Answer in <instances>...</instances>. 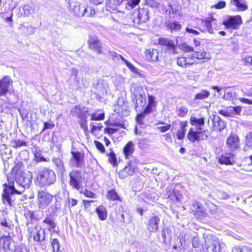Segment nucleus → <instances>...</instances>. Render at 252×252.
Instances as JSON below:
<instances>
[{
    "label": "nucleus",
    "instance_id": "nucleus-1",
    "mask_svg": "<svg viewBox=\"0 0 252 252\" xmlns=\"http://www.w3.org/2000/svg\"><path fill=\"white\" fill-rule=\"evenodd\" d=\"M7 184H5V188L1 194V201L6 206L14 207L16 205V198L15 195L21 194L24 190L17 189L14 185L13 181H10L8 178Z\"/></svg>",
    "mask_w": 252,
    "mask_h": 252
},
{
    "label": "nucleus",
    "instance_id": "nucleus-2",
    "mask_svg": "<svg viewBox=\"0 0 252 252\" xmlns=\"http://www.w3.org/2000/svg\"><path fill=\"white\" fill-rule=\"evenodd\" d=\"M36 179L40 186H49L55 183L56 176L53 170L49 168H43L38 171Z\"/></svg>",
    "mask_w": 252,
    "mask_h": 252
},
{
    "label": "nucleus",
    "instance_id": "nucleus-3",
    "mask_svg": "<svg viewBox=\"0 0 252 252\" xmlns=\"http://www.w3.org/2000/svg\"><path fill=\"white\" fill-rule=\"evenodd\" d=\"M68 3L71 12L75 15L89 17L95 14L94 10L91 6H87L85 4H80L73 0L69 1Z\"/></svg>",
    "mask_w": 252,
    "mask_h": 252
},
{
    "label": "nucleus",
    "instance_id": "nucleus-4",
    "mask_svg": "<svg viewBox=\"0 0 252 252\" xmlns=\"http://www.w3.org/2000/svg\"><path fill=\"white\" fill-rule=\"evenodd\" d=\"M11 174L14 176L16 183L22 187L21 190L29 188L30 186L32 176L31 174H26L16 166L12 169Z\"/></svg>",
    "mask_w": 252,
    "mask_h": 252
},
{
    "label": "nucleus",
    "instance_id": "nucleus-5",
    "mask_svg": "<svg viewBox=\"0 0 252 252\" xmlns=\"http://www.w3.org/2000/svg\"><path fill=\"white\" fill-rule=\"evenodd\" d=\"M53 200V195L46 190H40L38 191L36 203L40 210L46 209Z\"/></svg>",
    "mask_w": 252,
    "mask_h": 252
},
{
    "label": "nucleus",
    "instance_id": "nucleus-6",
    "mask_svg": "<svg viewBox=\"0 0 252 252\" xmlns=\"http://www.w3.org/2000/svg\"><path fill=\"white\" fill-rule=\"evenodd\" d=\"M28 232L31 237L33 238L36 242H41L45 240V233L44 229L40 225H36L28 228Z\"/></svg>",
    "mask_w": 252,
    "mask_h": 252
},
{
    "label": "nucleus",
    "instance_id": "nucleus-7",
    "mask_svg": "<svg viewBox=\"0 0 252 252\" xmlns=\"http://www.w3.org/2000/svg\"><path fill=\"white\" fill-rule=\"evenodd\" d=\"M187 136L188 139L192 143L204 140L208 138V135L205 130H194L192 127L190 128Z\"/></svg>",
    "mask_w": 252,
    "mask_h": 252
},
{
    "label": "nucleus",
    "instance_id": "nucleus-8",
    "mask_svg": "<svg viewBox=\"0 0 252 252\" xmlns=\"http://www.w3.org/2000/svg\"><path fill=\"white\" fill-rule=\"evenodd\" d=\"M133 22L140 24L147 22L149 19V10L147 8H139L133 12Z\"/></svg>",
    "mask_w": 252,
    "mask_h": 252
},
{
    "label": "nucleus",
    "instance_id": "nucleus-9",
    "mask_svg": "<svg viewBox=\"0 0 252 252\" xmlns=\"http://www.w3.org/2000/svg\"><path fill=\"white\" fill-rule=\"evenodd\" d=\"M242 23V18L239 15L228 16L222 23L226 29H232L235 30L238 29Z\"/></svg>",
    "mask_w": 252,
    "mask_h": 252
},
{
    "label": "nucleus",
    "instance_id": "nucleus-10",
    "mask_svg": "<svg viewBox=\"0 0 252 252\" xmlns=\"http://www.w3.org/2000/svg\"><path fill=\"white\" fill-rule=\"evenodd\" d=\"M0 247L4 252H13L15 242L9 236H3L0 239Z\"/></svg>",
    "mask_w": 252,
    "mask_h": 252
},
{
    "label": "nucleus",
    "instance_id": "nucleus-11",
    "mask_svg": "<svg viewBox=\"0 0 252 252\" xmlns=\"http://www.w3.org/2000/svg\"><path fill=\"white\" fill-rule=\"evenodd\" d=\"M190 213L197 218L205 217L206 213L203 206L195 200L189 205Z\"/></svg>",
    "mask_w": 252,
    "mask_h": 252
},
{
    "label": "nucleus",
    "instance_id": "nucleus-12",
    "mask_svg": "<svg viewBox=\"0 0 252 252\" xmlns=\"http://www.w3.org/2000/svg\"><path fill=\"white\" fill-rule=\"evenodd\" d=\"M205 247L207 252H220L221 250L220 242L215 237L207 239Z\"/></svg>",
    "mask_w": 252,
    "mask_h": 252
},
{
    "label": "nucleus",
    "instance_id": "nucleus-13",
    "mask_svg": "<svg viewBox=\"0 0 252 252\" xmlns=\"http://www.w3.org/2000/svg\"><path fill=\"white\" fill-rule=\"evenodd\" d=\"M69 184L73 188L79 189L82 182L81 173L78 171H72L69 174Z\"/></svg>",
    "mask_w": 252,
    "mask_h": 252
},
{
    "label": "nucleus",
    "instance_id": "nucleus-14",
    "mask_svg": "<svg viewBox=\"0 0 252 252\" xmlns=\"http://www.w3.org/2000/svg\"><path fill=\"white\" fill-rule=\"evenodd\" d=\"M88 113V108L85 107L81 106L80 105H76L73 107L71 111V113L73 116H76L80 118L81 121H84L86 119V114Z\"/></svg>",
    "mask_w": 252,
    "mask_h": 252
},
{
    "label": "nucleus",
    "instance_id": "nucleus-15",
    "mask_svg": "<svg viewBox=\"0 0 252 252\" xmlns=\"http://www.w3.org/2000/svg\"><path fill=\"white\" fill-rule=\"evenodd\" d=\"M12 82L10 77L8 76L0 80V97L6 96L8 92L9 85Z\"/></svg>",
    "mask_w": 252,
    "mask_h": 252
},
{
    "label": "nucleus",
    "instance_id": "nucleus-16",
    "mask_svg": "<svg viewBox=\"0 0 252 252\" xmlns=\"http://www.w3.org/2000/svg\"><path fill=\"white\" fill-rule=\"evenodd\" d=\"M88 43L90 49L94 50L99 54L101 53V44L96 35H90L88 39Z\"/></svg>",
    "mask_w": 252,
    "mask_h": 252
},
{
    "label": "nucleus",
    "instance_id": "nucleus-17",
    "mask_svg": "<svg viewBox=\"0 0 252 252\" xmlns=\"http://www.w3.org/2000/svg\"><path fill=\"white\" fill-rule=\"evenodd\" d=\"M72 158L70 159L71 161L74 162L73 166L76 167H81L84 164V155L79 152H71Z\"/></svg>",
    "mask_w": 252,
    "mask_h": 252
},
{
    "label": "nucleus",
    "instance_id": "nucleus-18",
    "mask_svg": "<svg viewBox=\"0 0 252 252\" xmlns=\"http://www.w3.org/2000/svg\"><path fill=\"white\" fill-rule=\"evenodd\" d=\"M227 147L231 150H234L239 147V139L236 134H231L226 141Z\"/></svg>",
    "mask_w": 252,
    "mask_h": 252
},
{
    "label": "nucleus",
    "instance_id": "nucleus-19",
    "mask_svg": "<svg viewBox=\"0 0 252 252\" xmlns=\"http://www.w3.org/2000/svg\"><path fill=\"white\" fill-rule=\"evenodd\" d=\"M213 128L215 130L221 131L226 126L225 123L219 116H213Z\"/></svg>",
    "mask_w": 252,
    "mask_h": 252
},
{
    "label": "nucleus",
    "instance_id": "nucleus-20",
    "mask_svg": "<svg viewBox=\"0 0 252 252\" xmlns=\"http://www.w3.org/2000/svg\"><path fill=\"white\" fill-rule=\"evenodd\" d=\"M216 20L213 17H210L206 20H202V24L204 27L205 30L207 31L210 33H214V29L215 28Z\"/></svg>",
    "mask_w": 252,
    "mask_h": 252
},
{
    "label": "nucleus",
    "instance_id": "nucleus-21",
    "mask_svg": "<svg viewBox=\"0 0 252 252\" xmlns=\"http://www.w3.org/2000/svg\"><path fill=\"white\" fill-rule=\"evenodd\" d=\"M160 219L158 216H154L148 221V229L152 232H156L158 227Z\"/></svg>",
    "mask_w": 252,
    "mask_h": 252
},
{
    "label": "nucleus",
    "instance_id": "nucleus-22",
    "mask_svg": "<svg viewBox=\"0 0 252 252\" xmlns=\"http://www.w3.org/2000/svg\"><path fill=\"white\" fill-rule=\"evenodd\" d=\"M234 157L235 155L232 153L221 155L220 157L219 161L220 164L233 165L235 162Z\"/></svg>",
    "mask_w": 252,
    "mask_h": 252
},
{
    "label": "nucleus",
    "instance_id": "nucleus-23",
    "mask_svg": "<svg viewBox=\"0 0 252 252\" xmlns=\"http://www.w3.org/2000/svg\"><path fill=\"white\" fill-rule=\"evenodd\" d=\"M205 119L203 117L197 118L195 117L191 116L190 118V123L192 126H194L196 128V130H202L203 127L204 126Z\"/></svg>",
    "mask_w": 252,
    "mask_h": 252
},
{
    "label": "nucleus",
    "instance_id": "nucleus-24",
    "mask_svg": "<svg viewBox=\"0 0 252 252\" xmlns=\"http://www.w3.org/2000/svg\"><path fill=\"white\" fill-rule=\"evenodd\" d=\"M134 151V145L132 141H129L124 147L123 152L126 159L129 158Z\"/></svg>",
    "mask_w": 252,
    "mask_h": 252
},
{
    "label": "nucleus",
    "instance_id": "nucleus-25",
    "mask_svg": "<svg viewBox=\"0 0 252 252\" xmlns=\"http://www.w3.org/2000/svg\"><path fill=\"white\" fill-rule=\"evenodd\" d=\"M146 57L148 60L157 62L158 60V52L154 49H149L146 51Z\"/></svg>",
    "mask_w": 252,
    "mask_h": 252
},
{
    "label": "nucleus",
    "instance_id": "nucleus-26",
    "mask_svg": "<svg viewBox=\"0 0 252 252\" xmlns=\"http://www.w3.org/2000/svg\"><path fill=\"white\" fill-rule=\"evenodd\" d=\"M156 106H152L148 104L147 106L145 108L143 112L137 115L136 117V121L137 123H138L140 124H141L142 120L145 117V116L153 112L154 109L156 108Z\"/></svg>",
    "mask_w": 252,
    "mask_h": 252
},
{
    "label": "nucleus",
    "instance_id": "nucleus-27",
    "mask_svg": "<svg viewBox=\"0 0 252 252\" xmlns=\"http://www.w3.org/2000/svg\"><path fill=\"white\" fill-rule=\"evenodd\" d=\"M158 43L163 46H166L169 50H172L174 54L175 52V46L174 42L172 40H169L166 38H160L158 39Z\"/></svg>",
    "mask_w": 252,
    "mask_h": 252
},
{
    "label": "nucleus",
    "instance_id": "nucleus-28",
    "mask_svg": "<svg viewBox=\"0 0 252 252\" xmlns=\"http://www.w3.org/2000/svg\"><path fill=\"white\" fill-rule=\"evenodd\" d=\"M43 222L48 225V229L49 231L57 232L56 228L57 227L54 219L50 216H48L44 220Z\"/></svg>",
    "mask_w": 252,
    "mask_h": 252
},
{
    "label": "nucleus",
    "instance_id": "nucleus-29",
    "mask_svg": "<svg viewBox=\"0 0 252 252\" xmlns=\"http://www.w3.org/2000/svg\"><path fill=\"white\" fill-rule=\"evenodd\" d=\"M52 160L58 168V173L63 176L65 173V169L62 160L59 158H54Z\"/></svg>",
    "mask_w": 252,
    "mask_h": 252
},
{
    "label": "nucleus",
    "instance_id": "nucleus-30",
    "mask_svg": "<svg viewBox=\"0 0 252 252\" xmlns=\"http://www.w3.org/2000/svg\"><path fill=\"white\" fill-rule=\"evenodd\" d=\"M230 3L236 6L239 10L245 11L248 8L245 0H231Z\"/></svg>",
    "mask_w": 252,
    "mask_h": 252
},
{
    "label": "nucleus",
    "instance_id": "nucleus-31",
    "mask_svg": "<svg viewBox=\"0 0 252 252\" xmlns=\"http://www.w3.org/2000/svg\"><path fill=\"white\" fill-rule=\"evenodd\" d=\"M22 11L24 15L26 16H28L35 12V5L32 3L25 4L22 8Z\"/></svg>",
    "mask_w": 252,
    "mask_h": 252
},
{
    "label": "nucleus",
    "instance_id": "nucleus-32",
    "mask_svg": "<svg viewBox=\"0 0 252 252\" xmlns=\"http://www.w3.org/2000/svg\"><path fill=\"white\" fill-rule=\"evenodd\" d=\"M96 212L100 220H104L107 218V211L106 209L102 205L99 206L96 209Z\"/></svg>",
    "mask_w": 252,
    "mask_h": 252
},
{
    "label": "nucleus",
    "instance_id": "nucleus-33",
    "mask_svg": "<svg viewBox=\"0 0 252 252\" xmlns=\"http://www.w3.org/2000/svg\"><path fill=\"white\" fill-rule=\"evenodd\" d=\"M145 95L144 92L142 87L139 86L136 87L133 91L132 93V100L135 102L137 99H139L141 96Z\"/></svg>",
    "mask_w": 252,
    "mask_h": 252
},
{
    "label": "nucleus",
    "instance_id": "nucleus-34",
    "mask_svg": "<svg viewBox=\"0 0 252 252\" xmlns=\"http://www.w3.org/2000/svg\"><path fill=\"white\" fill-rule=\"evenodd\" d=\"M192 57L198 60H209L211 59V56L210 54L205 52H203L201 53L196 52L192 55Z\"/></svg>",
    "mask_w": 252,
    "mask_h": 252
},
{
    "label": "nucleus",
    "instance_id": "nucleus-35",
    "mask_svg": "<svg viewBox=\"0 0 252 252\" xmlns=\"http://www.w3.org/2000/svg\"><path fill=\"white\" fill-rule=\"evenodd\" d=\"M210 92L207 90H201L199 93L196 94L194 96V100L205 99L210 96Z\"/></svg>",
    "mask_w": 252,
    "mask_h": 252
},
{
    "label": "nucleus",
    "instance_id": "nucleus-36",
    "mask_svg": "<svg viewBox=\"0 0 252 252\" xmlns=\"http://www.w3.org/2000/svg\"><path fill=\"white\" fill-rule=\"evenodd\" d=\"M141 0H124L126 8L130 10L135 7L140 2Z\"/></svg>",
    "mask_w": 252,
    "mask_h": 252
},
{
    "label": "nucleus",
    "instance_id": "nucleus-37",
    "mask_svg": "<svg viewBox=\"0 0 252 252\" xmlns=\"http://www.w3.org/2000/svg\"><path fill=\"white\" fill-rule=\"evenodd\" d=\"M168 27L173 31H179L181 30L182 26L177 22H170L168 24Z\"/></svg>",
    "mask_w": 252,
    "mask_h": 252
},
{
    "label": "nucleus",
    "instance_id": "nucleus-38",
    "mask_svg": "<svg viewBox=\"0 0 252 252\" xmlns=\"http://www.w3.org/2000/svg\"><path fill=\"white\" fill-rule=\"evenodd\" d=\"M107 197L108 199L111 200H121L119 196L114 189H111L108 191Z\"/></svg>",
    "mask_w": 252,
    "mask_h": 252
},
{
    "label": "nucleus",
    "instance_id": "nucleus-39",
    "mask_svg": "<svg viewBox=\"0 0 252 252\" xmlns=\"http://www.w3.org/2000/svg\"><path fill=\"white\" fill-rule=\"evenodd\" d=\"M167 197L173 201L176 200L180 202L181 200L182 196L180 194H177L174 191L172 190L171 192L168 193Z\"/></svg>",
    "mask_w": 252,
    "mask_h": 252
},
{
    "label": "nucleus",
    "instance_id": "nucleus-40",
    "mask_svg": "<svg viewBox=\"0 0 252 252\" xmlns=\"http://www.w3.org/2000/svg\"><path fill=\"white\" fill-rule=\"evenodd\" d=\"M12 147L17 149L22 146H27V143L23 140L17 139L11 142Z\"/></svg>",
    "mask_w": 252,
    "mask_h": 252
},
{
    "label": "nucleus",
    "instance_id": "nucleus-41",
    "mask_svg": "<svg viewBox=\"0 0 252 252\" xmlns=\"http://www.w3.org/2000/svg\"><path fill=\"white\" fill-rule=\"evenodd\" d=\"M134 103V106L136 109H137L139 105L140 107H143L146 103V96L145 94L143 95L139 99H137L135 100V102H133Z\"/></svg>",
    "mask_w": 252,
    "mask_h": 252
},
{
    "label": "nucleus",
    "instance_id": "nucleus-42",
    "mask_svg": "<svg viewBox=\"0 0 252 252\" xmlns=\"http://www.w3.org/2000/svg\"><path fill=\"white\" fill-rule=\"evenodd\" d=\"M51 246L53 249V252H59L60 249V244L57 239H51Z\"/></svg>",
    "mask_w": 252,
    "mask_h": 252
},
{
    "label": "nucleus",
    "instance_id": "nucleus-43",
    "mask_svg": "<svg viewBox=\"0 0 252 252\" xmlns=\"http://www.w3.org/2000/svg\"><path fill=\"white\" fill-rule=\"evenodd\" d=\"M149 140L147 138H142L138 140V147L141 149H146L149 145Z\"/></svg>",
    "mask_w": 252,
    "mask_h": 252
},
{
    "label": "nucleus",
    "instance_id": "nucleus-44",
    "mask_svg": "<svg viewBox=\"0 0 252 252\" xmlns=\"http://www.w3.org/2000/svg\"><path fill=\"white\" fill-rule=\"evenodd\" d=\"M232 252H251V249L245 246L242 247H234Z\"/></svg>",
    "mask_w": 252,
    "mask_h": 252
},
{
    "label": "nucleus",
    "instance_id": "nucleus-45",
    "mask_svg": "<svg viewBox=\"0 0 252 252\" xmlns=\"http://www.w3.org/2000/svg\"><path fill=\"white\" fill-rule=\"evenodd\" d=\"M242 111V107L240 106L230 107L226 113H230L233 115H239Z\"/></svg>",
    "mask_w": 252,
    "mask_h": 252
},
{
    "label": "nucleus",
    "instance_id": "nucleus-46",
    "mask_svg": "<svg viewBox=\"0 0 252 252\" xmlns=\"http://www.w3.org/2000/svg\"><path fill=\"white\" fill-rule=\"evenodd\" d=\"M92 126L91 132L92 133H94L96 131H100L101 130L103 126L101 123H92L90 125Z\"/></svg>",
    "mask_w": 252,
    "mask_h": 252
},
{
    "label": "nucleus",
    "instance_id": "nucleus-47",
    "mask_svg": "<svg viewBox=\"0 0 252 252\" xmlns=\"http://www.w3.org/2000/svg\"><path fill=\"white\" fill-rule=\"evenodd\" d=\"M177 64L180 66L186 67L187 66V63H190L187 62V58L182 57L178 58Z\"/></svg>",
    "mask_w": 252,
    "mask_h": 252
},
{
    "label": "nucleus",
    "instance_id": "nucleus-48",
    "mask_svg": "<svg viewBox=\"0 0 252 252\" xmlns=\"http://www.w3.org/2000/svg\"><path fill=\"white\" fill-rule=\"evenodd\" d=\"M20 28L26 34L30 35L34 33V28L32 26L26 27L24 26L21 25Z\"/></svg>",
    "mask_w": 252,
    "mask_h": 252
},
{
    "label": "nucleus",
    "instance_id": "nucleus-49",
    "mask_svg": "<svg viewBox=\"0 0 252 252\" xmlns=\"http://www.w3.org/2000/svg\"><path fill=\"white\" fill-rule=\"evenodd\" d=\"M104 118V114L101 113L100 114H97L96 113H93L91 115V120L92 121H99L103 120Z\"/></svg>",
    "mask_w": 252,
    "mask_h": 252
},
{
    "label": "nucleus",
    "instance_id": "nucleus-50",
    "mask_svg": "<svg viewBox=\"0 0 252 252\" xmlns=\"http://www.w3.org/2000/svg\"><path fill=\"white\" fill-rule=\"evenodd\" d=\"M188 110L187 108L184 107H181L178 109V115L180 117H184L188 114Z\"/></svg>",
    "mask_w": 252,
    "mask_h": 252
},
{
    "label": "nucleus",
    "instance_id": "nucleus-51",
    "mask_svg": "<svg viewBox=\"0 0 252 252\" xmlns=\"http://www.w3.org/2000/svg\"><path fill=\"white\" fill-rule=\"evenodd\" d=\"M217 196L220 199H227L230 197L229 194L223 191H219L217 192Z\"/></svg>",
    "mask_w": 252,
    "mask_h": 252
},
{
    "label": "nucleus",
    "instance_id": "nucleus-52",
    "mask_svg": "<svg viewBox=\"0 0 252 252\" xmlns=\"http://www.w3.org/2000/svg\"><path fill=\"white\" fill-rule=\"evenodd\" d=\"M126 65L132 72L141 76V74L139 70L137 68H136L133 64H132L131 63L128 62H126Z\"/></svg>",
    "mask_w": 252,
    "mask_h": 252
},
{
    "label": "nucleus",
    "instance_id": "nucleus-53",
    "mask_svg": "<svg viewBox=\"0 0 252 252\" xmlns=\"http://www.w3.org/2000/svg\"><path fill=\"white\" fill-rule=\"evenodd\" d=\"M13 252H27V250L25 245H20L15 246Z\"/></svg>",
    "mask_w": 252,
    "mask_h": 252
},
{
    "label": "nucleus",
    "instance_id": "nucleus-54",
    "mask_svg": "<svg viewBox=\"0 0 252 252\" xmlns=\"http://www.w3.org/2000/svg\"><path fill=\"white\" fill-rule=\"evenodd\" d=\"M234 92L233 91H229L225 94L223 95V98L225 100H231L234 96Z\"/></svg>",
    "mask_w": 252,
    "mask_h": 252
},
{
    "label": "nucleus",
    "instance_id": "nucleus-55",
    "mask_svg": "<svg viewBox=\"0 0 252 252\" xmlns=\"http://www.w3.org/2000/svg\"><path fill=\"white\" fill-rule=\"evenodd\" d=\"M246 143L247 146L252 148V132L246 136Z\"/></svg>",
    "mask_w": 252,
    "mask_h": 252
},
{
    "label": "nucleus",
    "instance_id": "nucleus-56",
    "mask_svg": "<svg viewBox=\"0 0 252 252\" xmlns=\"http://www.w3.org/2000/svg\"><path fill=\"white\" fill-rule=\"evenodd\" d=\"M94 143L97 150H98L101 153L105 152V149L103 145L101 142L98 141H94Z\"/></svg>",
    "mask_w": 252,
    "mask_h": 252
},
{
    "label": "nucleus",
    "instance_id": "nucleus-57",
    "mask_svg": "<svg viewBox=\"0 0 252 252\" xmlns=\"http://www.w3.org/2000/svg\"><path fill=\"white\" fill-rule=\"evenodd\" d=\"M226 6V2L224 1H220L218 3L213 5L212 8H215L217 9H222Z\"/></svg>",
    "mask_w": 252,
    "mask_h": 252
},
{
    "label": "nucleus",
    "instance_id": "nucleus-58",
    "mask_svg": "<svg viewBox=\"0 0 252 252\" xmlns=\"http://www.w3.org/2000/svg\"><path fill=\"white\" fill-rule=\"evenodd\" d=\"M168 7V9L166 10V12L168 11L169 14H170L171 13H172L173 14H175L176 15L179 14L178 9H176L175 7H174L173 5L169 4Z\"/></svg>",
    "mask_w": 252,
    "mask_h": 252
},
{
    "label": "nucleus",
    "instance_id": "nucleus-59",
    "mask_svg": "<svg viewBox=\"0 0 252 252\" xmlns=\"http://www.w3.org/2000/svg\"><path fill=\"white\" fill-rule=\"evenodd\" d=\"M109 162L111 163H112L113 164H115L117 162V158H116L115 154L113 152H111L109 154Z\"/></svg>",
    "mask_w": 252,
    "mask_h": 252
},
{
    "label": "nucleus",
    "instance_id": "nucleus-60",
    "mask_svg": "<svg viewBox=\"0 0 252 252\" xmlns=\"http://www.w3.org/2000/svg\"><path fill=\"white\" fill-rule=\"evenodd\" d=\"M147 4L154 8H157L159 6V3L155 0H148Z\"/></svg>",
    "mask_w": 252,
    "mask_h": 252
},
{
    "label": "nucleus",
    "instance_id": "nucleus-61",
    "mask_svg": "<svg viewBox=\"0 0 252 252\" xmlns=\"http://www.w3.org/2000/svg\"><path fill=\"white\" fill-rule=\"evenodd\" d=\"M150 105L156 106L157 102L155 101V97L148 94V104Z\"/></svg>",
    "mask_w": 252,
    "mask_h": 252
},
{
    "label": "nucleus",
    "instance_id": "nucleus-62",
    "mask_svg": "<svg viewBox=\"0 0 252 252\" xmlns=\"http://www.w3.org/2000/svg\"><path fill=\"white\" fill-rule=\"evenodd\" d=\"M0 224L1 226H2L4 227L8 228L10 229H12L11 228L12 226L11 225V223L10 222H8L6 219H3V220H1L0 221Z\"/></svg>",
    "mask_w": 252,
    "mask_h": 252
},
{
    "label": "nucleus",
    "instance_id": "nucleus-63",
    "mask_svg": "<svg viewBox=\"0 0 252 252\" xmlns=\"http://www.w3.org/2000/svg\"><path fill=\"white\" fill-rule=\"evenodd\" d=\"M182 48L183 50L186 52H193L194 51V49L187 44H184Z\"/></svg>",
    "mask_w": 252,
    "mask_h": 252
},
{
    "label": "nucleus",
    "instance_id": "nucleus-64",
    "mask_svg": "<svg viewBox=\"0 0 252 252\" xmlns=\"http://www.w3.org/2000/svg\"><path fill=\"white\" fill-rule=\"evenodd\" d=\"M124 169L128 175H132L134 172V168L131 167L130 166H127L125 167Z\"/></svg>",
    "mask_w": 252,
    "mask_h": 252
}]
</instances>
